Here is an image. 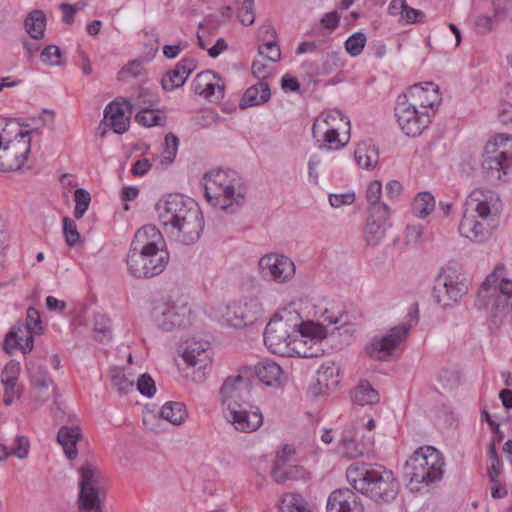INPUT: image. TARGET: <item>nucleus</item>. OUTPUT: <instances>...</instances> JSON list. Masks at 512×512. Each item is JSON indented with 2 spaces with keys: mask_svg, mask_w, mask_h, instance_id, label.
<instances>
[{
  "mask_svg": "<svg viewBox=\"0 0 512 512\" xmlns=\"http://www.w3.org/2000/svg\"><path fill=\"white\" fill-rule=\"evenodd\" d=\"M0 171L21 169L30 152V132L17 128L15 122L0 119Z\"/></svg>",
  "mask_w": 512,
  "mask_h": 512,
  "instance_id": "obj_6",
  "label": "nucleus"
},
{
  "mask_svg": "<svg viewBox=\"0 0 512 512\" xmlns=\"http://www.w3.org/2000/svg\"><path fill=\"white\" fill-rule=\"evenodd\" d=\"M394 114L401 131L410 137L419 136L431 123L432 116L427 110H420L409 103L405 97L398 96Z\"/></svg>",
  "mask_w": 512,
  "mask_h": 512,
  "instance_id": "obj_15",
  "label": "nucleus"
},
{
  "mask_svg": "<svg viewBox=\"0 0 512 512\" xmlns=\"http://www.w3.org/2000/svg\"><path fill=\"white\" fill-rule=\"evenodd\" d=\"M79 510H89L90 512H103L101 507L104 491V476L101 471L93 464L86 463L79 468Z\"/></svg>",
  "mask_w": 512,
  "mask_h": 512,
  "instance_id": "obj_11",
  "label": "nucleus"
},
{
  "mask_svg": "<svg viewBox=\"0 0 512 512\" xmlns=\"http://www.w3.org/2000/svg\"><path fill=\"white\" fill-rule=\"evenodd\" d=\"M346 477L356 491L376 503L393 501L399 491L396 477L384 466L353 463L347 468Z\"/></svg>",
  "mask_w": 512,
  "mask_h": 512,
  "instance_id": "obj_4",
  "label": "nucleus"
},
{
  "mask_svg": "<svg viewBox=\"0 0 512 512\" xmlns=\"http://www.w3.org/2000/svg\"><path fill=\"white\" fill-rule=\"evenodd\" d=\"M169 262L166 241L153 225L139 228L126 256L128 272L135 278H151L164 271Z\"/></svg>",
  "mask_w": 512,
  "mask_h": 512,
  "instance_id": "obj_1",
  "label": "nucleus"
},
{
  "mask_svg": "<svg viewBox=\"0 0 512 512\" xmlns=\"http://www.w3.org/2000/svg\"><path fill=\"white\" fill-rule=\"evenodd\" d=\"M424 18L425 15L421 10L414 9L407 5L401 20L408 24H413L422 22Z\"/></svg>",
  "mask_w": 512,
  "mask_h": 512,
  "instance_id": "obj_62",
  "label": "nucleus"
},
{
  "mask_svg": "<svg viewBox=\"0 0 512 512\" xmlns=\"http://www.w3.org/2000/svg\"><path fill=\"white\" fill-rule=\"evenodd\" d=\"M104 118L115 133H124L129 126V119L118 102L109 103L104 110Z\"/></svg>",
  "mask_w": 512,
  "mask_h": 512,
  "instance_id": "obj_32",
  "label": "nucleus"
},
{
  "mask_svg": "<svg viewBox=\"0 0 512 512\" xmlns=\"http://www.w3.org/2000/svg\"><path fill=\"white\" fill-rule=\"evenodd\" d=\"M191 309L182 298L168 297L157 302L151 312L154 323L163 331L180 328L190 322Z\"/></svg>",
  "mask_w": 512,
  "mask_h": 512,
  "instance_id": "obj_14",
  "label": "nucleus"
},
{
  "mask_svg": "<svg viewBox=\"0 0 512 512\" xmlns=\"http://www.w3.org/2000/svg\"><path fill=\"white\" fill-rule=\"evenodd\" d=\"M21 366L18 361L11 360L3 368L1 372L2 384H17L20 375Z\"/></svg>",
  "mask_w": 512,
  "mask_h": 512,
  "instance_id": "obj_50",
  "label": "nucleus"
},
{
  "mask_svg": "<svg viewBox=\"0 0 512 512\" xmlns=\"http://www.w3.org/2000/svg\"><path fill=\"white\" fill-rule=\"evenodd\" d=\"M355 201L353 193L330 194L329 203L332 207L339 208L343 205H351Z\"/></svg>",
  "mask_w": 512,
  "mask_h": 512,
  "instance_id": "obj_61",
  "label": "nucleus"
},
{
  "mask_svg": "<svg viewBox=\"0 0 512 512\" xmlns=\"http://www.w3.org/2000/svg\"><path fill=\"white\" fill-rule=\"evenodd\" d=\"M93 333L97 341L108 342L112 338L109 318L103 314L95 315Z\"/></svg>",
  "mask_w": 512,
  "mask_h": 512,
  "instance_id": "obj_44",
  "label": "nucleus"
},
{
  "mask_svg": "<svg viewBox=\"0 0 512 512\" xmlns=\"http://www.w3.org/2000/svg\"><path fill=\"white\" fill-rule=\"evenodd\" d=\"M399 96L405 97L409 103L420 110H427L431 116L434 115V106L441 101L439 87L433 82L414 84Z\"/></svg>",
  "mask_w": 512,
  "mask_h": 512,
  "instance_id": "obj_18",
  "label": "nucleus"
},
{
  "mask_svg": "<svg viewBox=\"0 0 512 512\" xmlns=\"http://www.w3.org/2000/svg\"><path fill=\"white\" fill-rule=\"evenodd\" d=\"M179 140L178 138L172 134L169 133L165 137V153L168 155L165 158L169 159L170 161L175 157L177 149H178Z\"/></svg>",
  "mask_w": 512,
  "mask_h": 512,
  "instance_id": "obj_63",
  "label": "nucleus"
},
{
  "mask_svg": "<svg viewBox=\"0 0 512 512\" xmlns=\"http://www.w3.org/2000/svg\"><path fill=\"white\" fill-rule=\"evenodd\" d=\"M316 328H313L312 337H308V342H310L309 347H307L308 351L313 354L309 355L307 358H317L323 355L324 350L322 348V339L316 333Z\"/></svg>",
  "mask_w": 512,
  "mask_h": 512,
  "instance_id": "obj_60",
  "label": "nucleus"
},
{
  "mask_svg": "<svg viewBox=\"0 0 512 512\" xmlns=\"http://www.w3.org/2000/svg\"><path fill=\"white\" fill-rule=\"evenodd\" d=\"M136 121L146 127L162 126L165 122V117L158 109L148 108L135 111Z\"/></svg>",
  "mask_w": 512,
  "mask_h": 512,
  "instance_id": "obj_42",
  "label": "nucleus"
},
{
  "mask_svg": "<svg viewBox=\"0 0 512 512\" xmlns=\"http://www.w3.org/2000/svg\"><path fill=\"white\" fill-rule=\"evenodd\" d=\"M250 390V381L241 375L227 377L220 389V399L227 411L240 407Z\"/></svg>",
  "mask_w": 512,
  "mask_h": 512,
  "instance_id": "obj_19",
  "label": "nucleus"
},
{
  "mask_svg": "<svg viewBox=\"0 0 512 512\" xmlns=\"http://www.w3.org/2000/svg\"><path fill=\"white\" fill-rule=\"evenodd\" d=\"M4 386L3 402L6 406L12 404L15 398L20 397V390L17 384H2Z\"/></svg>",
  "mask_w": 512,
  "mask_h": 512,
  "instance_id": "obj_64",
  "label": "nucleus"
},
{
  "mask_svg": "<svg viewBox=\"0 0 512 512\" xmlns=\"http://www.w3.org/2000/svg\"><path fill=\"white\" fill-rule=\"evenodd\" d=\"M303 326V321L296 312L275 315L266 325L264 343L273 354L286 356L294 336H297V328Z\"/></svg>",
  "mask_w": 512,
  "mask_h": 512,
  "instance_id": "obj_10",
  "label": "nucleus"
},
{
  "mask_svg": "<svg viewBox=\"0 0 512 512\" xmlns=\"http://www.w3.org/2000/svg\"><path fill=\"white\" fill-rule=\"evenodd\" d=\"M327 512H364L357 494L349 488L334 490L328 497Z\"/></svg>",
  "mask_w": 512,
  "mask_h": 512,
  "instance_id": "obj_22",
  "label": "nucleus"
},
{
  "mask_svg": "<svg viewBox=\"0 0 512 512\" xmlns=\"http://www.w3.org/2000/svg\"><path fill=\"white\" fill-rule=\"evenodd\" d=\"M468 287L454 272L442 270L435 279L433 295L443 308L456 305L467 293Z\"/></svg>",
  "mask_w": 512,
  "mask_h": 512,
  "instance_id": "obj_16",
  "label": "nucleus"
},
{
  "mask_svg": "<svg viewBox=\"0 0 512 512\" xmlns=\"http://www.w3.org/2000/svg\"><path fill=\"white\" fill-rule=\"evenodd\" d=\"M382 194V185L378 180L370 182L366 190V198L370 204L369 212L376 206L388 207L386 204L380 202Z\"/></svg>",
  "mask_w": 512,
  "mask_h": 512,
  "instance_id": "obj_48",
  "label": "nucleus"
},
{
  "mask_svg": "<svg viewBox=\"0 0 512 512\" xmlns=\"http://www.w3.org/2000/svg\"><path fill=\"white\" fill-rule=\"evenodd\" d=\"M202 96L207 99L220 100L224 97V86L220 85L216 79L208 81L205 93Z\"/></svg>",
  "mask_w": 512,
  "mask_h": 512,
  "instance_id": "obj_59",
  "label": "nucleus"
},
{
  "mask_svg": "<svg viewBox=\"0 0 512 512\" xmlns=\"http://www.w3.org/2000/svg\"><path fill=\"white\" fill-rule=\"evenodd\" d=\"M354 157L357 164L364 169H373L379 162L378 148L371 140H364L358 143Z\"/></svg>",
  "mask_w": 512,
  "mask_h": 512,
  "instance_id": "obj_30",
  "label": "nucleus"
},
{
  "mask_svg": "<svg viewBox=\"0 0 512 512\" xmlns=\"http://www.w3.org/2000/svg\"><path fill=\"white\" fill-rule=\"evenodd\" d=\"M24 326L30 328L34 333H40L42 330L39 312L34 307H29L26 312V323Z\"/></svg>",
  "mask_w": 512,
  "mask_h": 512,
  "instance_id": "obj_58",
  "label": "nucleus"
},
{
  "mask_svg": "<svg viewBox=\"0 0 512 512\" xmlns=\"http://www.w3.org/2000/svg\"><path fill=\"white\" fill-rule=\"evenodd\" d=\"M389 208L376 206L369 212L365 229V240L370 246L378 245L385 237Z\"/></svg>",
  "mask_w": 512,
  "mask_h": 512,
  "instance_id": "obj_21",
  "label": "nucleus"
},
{
  "mask_svg": "<svg viewBox=\"0 0 512 512\" xmlns=\"http://www.w3.org/2000/svg\"><path fill=\"white\" fill-rule=\"evenodd\" d=\"M271 92L269 84L259 80L256 84L249 87L240 100V108L245 109L252 106L261 105L270 99Z\"/></svg>",
  "mask_w": 512,
  "mask_h": 512,
  "instance_id": "obj_29",
  "label": "nucleus"
},
{
  "mask_svg": "<svg viewBox=\"0 0 512 512\" xmlns=\"http://www.w3.org/2000/svg\"><path fill=\"white\" fill-rule=\"evenodd\" d=\"M505 266L498 264L493 272L489 274L483 281L480 293L488 292L494 287V290H499L497 296L496 306L497 308H508L512 306V281L502 277Z\"/></svg>",
  "mask_w": 512,
  "mask_h": 512,
  "instance_id": "obj_20",
  "label": "nucleus"
},
{
  "mask_svg": "<svg viewBox=\"0 0 512 512\" xmlns=\"http://www.w3.org/2000/svg\"><path fill=\"white\" fill-rule=\"evenodd\" d=\"M61 51L56 45H48L40 55L41 61L49 65H60Z\"/></svg>",
  "mask_w": 512,
  "mask_h": 512,
  "instance_id": "obj_55",
  "label": "nucleus"
},
{
  "mask_svg": "<svg viewBox=\"0 0 512 512\" xmlns=\"http://www.w3.org/2000/svg\"><path fill=\"white\" fill-rule=\"evenodd\" d=\"M259 268L263 278L277 283H286L295 274V264L287 256L270 253L259 260Z\"/></svg>",
  "mask_w": 512,
  "mask_h": 512,
  "instance_id": "obj_17",
  "label": "nucleus"
},
{
  "mask_svg": "<svg viewBox=\"0 0 512 512\" xmlns=\"http://www.w3.org/2000/svg\"><path fill=\"white\" fill-rule=\"evenodd\" d=\"M159 220L165 231L184 245L195 243L204 229V218L198 205L182 195H169L158 204Z\"/></svg>",
  "mask_w": 512,
  "mask_h": 512,
  "instance_id": "obj_3",
  "label": "nucleus"
},
{
  "mask_svg": "<svg viewBox=\"0 0 512 512\" xmlns=\"http://www.w3.org/2000/svg\"><path fill=\"white\" fill-rule=\"evenodd\" d=\"M255 374L265 385L276 386L280 384L283 371L277 363L273 361H263L255 366Z\"/></svg>",
  "mask_w": 512,
  "mask_h": 512,
  "instance_id": "obj_33",
  "label": "nucleus"
},
{
  "mask_svg": "<svg viewBox=\"0 0 512 512\" xmlns=\"http://www.w3.org/2000/svg\"><path fill=\"white\" fill-rule=\"evenodd\" d=\"M501 206L496 192L481 188L473 190L465 201L458 227L460 234L477 243L487 241L497 226Z\"/></svg>",
  "mask_w": 512,
  "mask_h": 512,
  "instance_id": "obj_2",
  "label": "nucleus"
},
{
  "mask_svg": "<svg viewBox=\"0 0 512 512\" xmlns=\"http://www.w3.org/2000/svg\"><path fill=\"white\" fill-rule=\"evenodd\" d=\"M271 476L276 483L284 484L288 481H306L309 473L303 466L286 463V459L280 456L274 461Z\"/></svg>",
  "mask_w": 512,
  "mask_h": 512,
  "instance_id": "obj_25",
  "label": "nucleus"
},
{
  "mask_svg": "<svg viewBox=\"0 0 512 512\" xmlns=\"http://www.w3.org/2000/svg\"><path fill=\"white\" fill-rule=\"evenodd\" d=\"M63 234L66 244L70 247L75 246L81 239L75 221L69 217L63 218Z\"/></svg>",
  "mask_w": 512,
  "mask_h": 512,
  "instance_id": "obj_51",
  "label": "nucleus"
},
{
  "mask_svg": "<svg viewBox=\"0 0 512 512\" xmlns=\"http://www.w3.org/2000/svg\"><path fill=\"white\" fill-rule=\"evenodd\" d=\"M482 169L484 177L492 182H506L512 176V138L499 134L485 145Z\"/></svg>",
  "mask_w": 512,
  "mask_h": 512,
  "instance_id": "obj_8",
  "label": "nucleus"
},
{
  "mask_svg": "<svg viewBox=\"0 0 512 512\" xmlns=\"http://www.w3.org/2000/svg\"><path fill=\"white\" fill-rule=\"evenodd\" d=\"M82 433L78 426H62L57 434V441L62 446L66 457L69 460H74L78 451L76 448L77 442L81 439Z\"/></svg>",
  "mask_w": 512,
  "mask_h": 512,
  "instance_id": "obj_28",
  "label": "nucleus"
},
{
  "mask_svg": "<svg viewBox=\"0 0 512 512\" xmlns=\"http://www.w3.org/2000/svg\"><path fill=\"white\" fill-rule=\"evenodd\" d=\"M435 207V200L429 192L419 193L413 201L412 209L416 216L425 218L428 216Z\"/></svg>",
  "mask_w": 512,
  "mask_h": 512,
  "instance_id": "obj_40",
  "label": "nucleus"
},
{
  "mask_svg": "<svg viewBox=\"0 0 512 512\" xmlns=\"http://www.w3.org/2000/svg\"><path fill=\"white\" fill-rule=\"evenodd\" d=\"M353 401L362 406L375 404L379 401V394L368 383H361L354 390Z\"/></svg>",
  "mask_w": 512,
  "mask_h": 512,
  "instance_id": "obj_43",
  "label": "nucleus"
},
{
  "mask_svg": "<svg viewBox=\"0 0 512 512\" xmlns=\"http://www.w3.org/2000/svg\"><path fill=\"white\" fill-rule=\"evenodd\" d=\"M259 54L272 62H277L281 57V52L276 41H268L260 46Z\"/></svg>",
  "mask_w": 512,
  "mask_h": 512,
  "instance_id": "obj_56",
  "label": "nucleus"
},
{
  "mask_svg": "<svg viewBox=\"0 0 512 512\" xmlns=\"http://www.w3.org/2000/svg\"><path fill=\"white\" fill-rule=\"evenodd\" d=\"M373 446V439H368V442L359 445L355 440L354 425L346 427L341 435L338 443V451L340 454L347 458H357L364 454V448L370 449Z\"/></svg>",
  "mask_w": 512,
  "mask_h": 512,
  "instance_id": "obj_27",
  "label": "nucleus"
},
{
  "mask_svg": "<svg viewBox=\"0 0 512 512\" xmlns=\"http://www.w3.org/2000/svg\"><path fill=\"white\" fill-rule=\"evenodd\" d=\"M444 459L440 452L432 446L417 449L407 460L404 476L409 484L430 485L441 480L443 476Z\"/></svg>",
  "mask_w": 512,
  "mask_h": 512,
  "instance_id": "obj_9",
  "label": "nucleus"
},
{
  "mask_svg": "<svg viewBox=\"0 0 512 512\" xmlns=\"http://www.w3.org/2000/svg\"><path fill=\"white\" fill-rule=\"evenodd\" d=\"M46 16L41 10L31 11L25 19V28L34 39H40L44 35Z\"/></svg>",
  "mask_w": 512,
  "mask_h": 512,
  "instance_id": "obj_38",
  "label": "nucleus"
},
{
  "mask_svg": "<svg viewBox=\"0 0 512 512\" xmlns=\"http://www.w3.org/2000/svg\"><path fill=\"white\" fill-rule=\"evenodd\" d=\"M144 74V68L139 61H131L118 72V80L127 81Z\"/></svg>",
  "mask_w": 512,
  "mask_h": 512,
  "instance_id": "obj_52",
  "label": "nucleus"
},
{
  "mask_svg": "<svg viewBox=\"0 0 512 512\" xmlns=\"http://www.w3.org/2000/svg\"><path fill=\"white\" fill-rule=\"evenodd\" d=\"M29 447V440L25 436H16L10 446L0 443V461H4L10 456L25 459L28 456Z\"/></svg>",
  "mask_w": 512,
  "mask_h": 512,
  "instance_id": "obj_35",
  "label": "nucleus"
},
{
  "mask_svg": "<svg viewBox=\"0 0 512 512\" xmlns=\"http://www.w3.org/2000/svg\"><path fill=\"white\" fill-rule=\"evenodd\" d=\"M110 378L113 388L120 394H127L133 390L134 382L129 380L120 370L112 369Z\"/></svg>",
  "mask_w": 512,
  "mask_h": 512,
  "instance_id": "obj_46",
  "label": "nucleus"
},
{
  "mask_svg": "<svg viewBox=\"0 0 512 512\" xmlns=\"http://www.w3.org/2000/svg\"><path fill=\"white\" fill-rule=\"evenodd\" d=\"M137 390L146 397H152L156 392L152 377L148 374H142L137 380Z\"/></svg>",
  "mask_w": 512,
  "mask_h": 512,
  "instance_id": "obj_54",
  "label": "nucleus"
},
{
  "mask_svg": "<svg viewBox=\"0 0 512 512\" xmlns=\"http://www.w3.org/2000/svg\"><path fill=\"white\" fill-rule=\"evenodd\" d=\"M281 512H311L306 500L297 493L285 494L280 502Z\"/></svg>",
  "mask_w": 512,
  "mask_h": 512,
  "instance_id": "obj_39",
  "label": "nucleus"
},
{
  "mask_svg": "<svg viewBox=\"0 0 512 512\" xmlns=\"http://www.w3.org/2000/svg\"><path fill=\"white\" fill-rule=\"evenodd\" d=\"M226 418L236 430L244 433L256 431L263 423V416L258 409L246 410L241 406L227 411Z\"/></svg>",
  "mask_w": 512,
  "mask_h": 512,
  "instance_id": "obj_23",
  "label": "nucleus"
},
{
  "mask_svg": "<svg viewBox=\"0 0 512 512\" xmlns=\"http://www.w3.org/2000/svg\"><path fill=\"white\" fill-rule=\"evenodd\" d=\"M74 198L76 203L74 216L77 219H81L89 207L91 196L85 189L78 188L75 190Z\"/></svg>",
  "mask_w": 512,
  "mask_h": 512,
  "instance_id": "obj_47",
  "label": "nucleus"
},
{
  "mask_svg": "<svg viewBox=\"0 0 512 512\" xmlns=\"http://www.w3.org/2000/svg\"><path fill=\"white\" fill-rule=\"evenodd\" d=\"M317 381L327 389L335 388L338 383V368L334 363L323 364L317 371Z\"/></svg>",
  "mask_w": 512,
  "mask_h": 512,
  "instance_id": "obj_41",
  "label": "nucleus"
},
{
  "mask_svg": "<svg viewBox=\"0 0 512 512\" xmlns=\"http://www.w3.org/2000/svg\"><path fill=\"white\" fill-rule=\"evenodd\" d=\"M205 196L209 203L227 211L239 204L246 194L245 186L234 171L219 170L205 177Z\"/></svg>",
  "mask_w": 512,
  "mask_h": 512,
  "instance_id": "obj_7",
  "label": "nucleus"
},
{
  "mask_svg": "<svg viewBox=\"0 0 512 512\" xmlns=\"http://www.w3.org/2000/svg\"><path fill=\"white\" fill-rule=\"evenodd\" d=\"M313 328L314 327L308 328L307 325H305L303 329L297 328V336H294L293 341L289 346V354L286 356L291 357L297 355L301 358H307L309 355L313 354L307 349L310 344V342H308V337H312Z\"/></svg>",
  "mask_w": 512,
  "mask_h": 512,
  "instance_id": "obj_34",
  "label": "nucleus"
},
{
  "mask_svg": "<svg viewBox=\"0 0 512 512\" xmlns=\"http://www.w3.org/2000/svg\"><path fill=\"white\" fill-rule=\"evenodd\" d=\"M160 416L173 425H180L187 418L188 412L184 403L169 401L162 406Z\"/></svg>",
  "mask_w": 512,
  "mask_h": 512,
  "instance_id": "obj_36",
  "label": "nucleus"
},
{
  "mask_svg": "<svg viewBox=\"0 0 512 512\" xmlns=\"http://www.w3.org/2000/svg\"><path fill=\"white\" fill-rule=\"evenodd\" d=\"M262 313L260 304L256 299L244 303L233 302L218 304L209 311V316L228 326L244 327L253 324Z\"/></svg>",
  "mask_w": 512,
  "mask_h": 512,
  "instance_id": "obj_13",
  "label": "nucleus"
},
{
  "mask_svg": "<svg viewBox=\"0 0 512 512\" xmlns=\"http://www.w3.org/2000/svg\"><path fill=\"white\" fill-rule=\"evenodd\" d=\"M209 346L208 341H188L183 351V360L190 366L205 368L210 363Z\"/></svg>",
  "mask_w": 512,
  "mask_h": 512,
  "instance_id": "obj_26",
  "label": "nucleus"
},
{
  "mask_svg": "<svg viewBox=\"0 0 512 512\" xmlns=\"http://www.w3.org/2000/svg\"><path fill=\"white\" fill-rule=\"evenodd\" d=\"M312 136L319 150H339L350 141V121L340 110L324 111L314 120Z\"/></svg>",
  "mask_w": 512,
  "mask_h": 512,
  "instance_id": "obj_5",
  "label": "nucleus"
},
{
  "mask_svg": "<svg viewBox=\"0 0 512 512\" xmlns=\"http://www.w3.org/2000/svg\"><path fill=\"white\" fill-rule=\"evenodd\" d=\"M366 44V36L362 32H356L345 42V49L351 56H358Z\"/></svg>",
  "mask_w": 512,
  "mask_h": 512,
  "instance_id": "obj_49",
  "label": "nucleus"
},
{
  "mask_svg": "<svg viewBox=\"0 0 512 512\" xmlns=\"http://www.w3.org/2000/svg\"><path fill=\"white\" fill-rule=\"evenodd\" d=\"M237 16L240 22L245 26H250L255 21L254 1L253 0H237Z\"/></svg>",
  "mask_w": 512,
  "mask_h": 512,
  "instance_id": "obj_45",
  "label": "nucleus"
},
{
  "mask_svg": "<svg viewBox=\"0 0 512 512\" xmlns=\"http://www.w3.org/2000/svg\"><path fill=\"white\" fill-rule=\"evenodd\" d=\"M185 78H183L178 70L172 69L168 71L161 80L162 88L166 91H172L185 83Z\"/></svg>",
  "mask_w": 512,
  "mask_h": 512,
  "instance_id": "obj_53",
  "label": "nucleus"
},
{
  "mask_svg": "<svg viewBox=\"0 0 512 512\" xmlns=\"http://www.w3.org/2000/svg\"><path fill=\"white\" fill-rule=\"evenodd\" d=\"M33 331L24 324H17L6 335L3 349L8 354L14 350L19 349L22 353L26 354L33 349L34 338Z\"/></svg>",
  "mask_w": 512,
  "mask_h": 512,
  "instance_id": "obj_24",
  "label": "nucleus"
},
{
  "mask_svg": "<svg viewBox=\"0 0 512 512\" xmlns=\"http://www.w3.org/2000/svg\"><path fill=\"white\" fill-rule=\"evenodd\" d=\"M408 316L410 317L409 323H402L391 328L386 334L374 336L365 347L367 355L375 360H389L406 340L412 323L418 322L417 311L409 313Z\"/></svg>",
  "mask_w": 512,
  "mask_h": 512,
  "instance_id": "obj_12",
  "label": "nucleus"
},
{
  "mask_svg": "<svg viewBox=\"0 0 512 512\" xmlns=\"http://www.w3.org/2000/svg\"><path fill=\"white\" fill-rule=\"evenodd\" d=\"M216 79V75L211 71H205L199 73L193 81L194 92L198 95H203L208 81Z\"/></svg>",
  "mask_w": 512,
  "mask_h": 512,
  "instance_id": "obj_57",
  "label": "nucleus"
},
{
  "mask_svg": "<svg viewBox=\"0 0 512 512\" xmlns=\"http://www.w3.org/2000/svg\"><path fill=\"white\" fill-rule=\"evenodd\" d=\"M158 103V97L155 94L147 91L146 89H141L136 97H130L124 100V104L127 107L130 114L145 108H153L157 106Z\"/></svg>",
  "mask_w": 512,
  "mask_h": 512,
  "instance_id": "obj_37",
  "label": "nucleus"
},
{
  "mask_svg": "<svg viewBox=\"0 0 512 512\" xmlns=\"http://www.w3.org/2000/svg\"><path fill=\"white\" fill-rule=\"evenodd\" d=\"M31 381L37 392L35 399L41 404L50 398V393L48 392L50 387H52V392L55 391L54 382L45 367L39 366L32 374Z\"/></svg>",
  "mask_w": 512,
  "mask_h": 512,
  "instance_id": "obj_31",
  "label": "nucleus"
}]
</instances>
